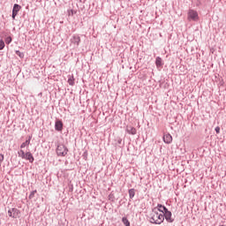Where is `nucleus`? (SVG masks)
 <instances>
[{
    "label": "nucleus",
    "instance_id": "obj_21",
    "mask_svg": "<svg viewBox=\"0 0 226 226\" xmlns=\"http://www.w3.org/2000/svg\"><path fill=\"white\" fill-rule=\"evenodd\" d=\"M68 84H69V86H73L75 84V81H73V79L70 78L68 79Z\"/></svg>",
    "mask_w": 226,
    "mask_h": 226
},
{
    "label": "nucleus",
    "instance_id": "obj_5",
    "mask_svg": "<svg viewBox=\"0 0 226 226\" xmlns=\"http://www.w3.org/2000/svg\"><path fill=\"white\" fill-rule=\"evenodd\" d=\"M188 19L189 20H193L194 22L199 20V13L197 11L190 9L188 11Z\"/></svg>",
    "mask_w": 226,
    "mask_h": 226
},
{
    "label": "nucleus",
    "instance_id": "obj_17",
    "mask_svg": "<svg viewBox=\"0 0 226 226\" xmlns=\"http://www.w3.org/2000/svg\"><path fill=\"white\" fill-rule=\"evenodd\" d=\"M129 197L130 199H133V197H135V189L129 190Z\"/></svg>",
    "mask_w": 226,
    "mask_h": 226
},
{
    "label": "nucleus",
    "instance_id": "obj_23",
    "mask_svg": "<svg viewBox=\"0 0 226 226\" xmlns=\"http://www.w3.org/2000/svg\"><path fill=\"white\" fill-rule=\"evenodd\" d=\"M4 161V155L3 154H0V167Z\"/></svg>",
    "mask_w": 226,
    "mask_h": 226
},
{
    "label": "nucleus",
    "instance_id": "obj_6",
    "mask_svg": "<svg viewBox=\"0 0 226 226\" xmlns=\"http://www.w3.org/2000/svg\"><path fill=\"white\" fill-rule=\"evenodd\" d=\"M20 215V210L18 208H11L8 210V215L11 218H19V215Z\"/></svg>",
    "mask_w": 226,
    "mask_h": 226
},
{
    "label": "nucleus",
    "instance_id": "obj_2",
    "mask_svg": "<svg viewBox=\"0 0 226 226\" xmlns=\"http://www.w3.org/2000/svg\"><path fill=\"white\" fill-rule=\"evenodd\" d=\"M70 41H71L70 47H72V49H77L79 45H80V36L74 34L71 38Z\"/></svg>",
    "mask_w": 226,
    "mask_h": 226
},
{
    "label": "nucleus",
    "instance_id": "obj_13",
    "mask_svg": "<svg viewBox=\"0 0 226 226\" xmlns=\"http://www.w3.org/2000/svg\"><path fill=\"white\" fill-rule=\"evenodd\" d=\"M157 207H158V211H160V213H162L161 215H163L165 213V209H167V207H165L162 204H158Z\"/></svg>",
    "mask_w": 226,
    "mask_h": 226
},
{
    "label": "nucleus",
    "instance_id": "obj_8",
    "mask_svg": "<svg viewBox=\"0 0 226 226\" xmlns=\"http://www.w3.org/2000/svg\"><path fill=\"white\" fill-rule=\"evenodd\" d=\"M23 160H27L30 163H33V162H34V157L31 152H26Z\"/></svg>",
    "mask_w": 226,
    "mask_h": 226
},
{
    "label": "nucleus",
    "instance_id": "obj_7",
    "mask_svg": "<svg viewBox=\"0 0 226 226\" xmlns=\"http://www.w3.org/2000/svg\"><path fill=\"white\" fill-rule=\"evenodd\" d=\"M21 9H22V6H20L19 4H15L13 5L12 20H15V17H17V15H19V11H20Z\"/></svg>",
    "mask_w": 226,
    "mask_h": 226
},
{
    "label": "nucleus",
    "instance_id": "obj_11",
    "mask_svg": "<svg viewBox=\"0 0 226 226\" xmlns=\"http://www.w3.org/2000/svg\"><path fill=\"white\" fill-rule=\"evenodd\" d=\"M126 131L130 135H137V129H135V127L127 126Z\"/></svg>",
    "mask_w": 226,
    "mask_h": 226
},
{
    "label": "nucleus",
    "instance_id": "obj_22",
    "mask_svg": "<svg viewBox=\"0 0 226 226\" xmlns=\"http://www.w3.org/2000/svg\"><path fill=\"white\" fill-rule=\"evenodd\" d=\"M36 190H34V191H33L31 193H30V195H29V199H34V195H35V193H36Z\"/></svg>",
    "mask_w": 226,
    "mask_h": 226
},
{
    "label": "nucleus",
    "instance_id": "obj_19",
    "mask_svg": "<svg viewBox=\"0 0 226 226\" xmlns=\"http://www.w3.org/2000/svg\"><path fill=\"white\" fill-rule=\"evenodd\" d=\"M12 39H11V36H8L6 39H5V43L7 45H10Z\"/></svg>",
    "mask_w": 226,
    "mask_h": 226
},
{
    "label": "nucleus",
    "instance_id": "obj_26",
    "mask_svg": "<svg viewBox=\"0 0 226 226\" xmlns=\"http://www.w3.org/2000/svg\"><path fill=\"white\" fill-rule=\"evenodd\" d=\"M118 144H121V139H120V140H118Z\"/></svg>",
    "mask_w": 226,
    "mask_h": 226
},
{
    "label": "nucleus",
    "instance_id": "obj_1",
    "mask_svg": "<svg viewBox=\"0 0 226 226\" xmlns=\"http://www.w3.org/2000/svg\"><path fill=\"white\" fill-rule=\"evenodd\" d=\"M163 222H164L163 214L158 213V210H156V207H154L151 214L150 223H154L155 225H162Z\"/></svg>",
    "mask_w": 226,
    "mask_h": 226
},
{
    "label": "nucleus",
    "instance_id": "obj_20",
    "mask_svg": "<svg viewBox=\"0 0 226 226\" xmlns=\"http://www.w3.org/2000/svg\"><path fill=\"white\" fill-rule=\"evenodd\" d=\"M4 49V41L0 40V50H3Z\"/></svg>",
    "mask_w": 226,
    "mask_h": 226
},
{
    "label": "nucleus",
    "instance_id": "obj_16",
    "mask_svg": "<svg viewBox=\"0 0 226 226\" xmlns=\"http://www.w3.org/2000/svg\"><path fill=\"white\" fill-rule=\"evenodd\" d=\"M18 155L19 156V158H22V160H24L25 156H26V153L24 152V150H20L18 152Z\"/></svg>",
    "mask_w": 226,
    "mask_h": 226
},
{
    "label": "nucleus",
    "instance_id": "obj_14",
    "mask_svg": "<svg viewBox=\"0 0 226 226\" xmlns=\"http://www.w3.org/2000/svg\"><path fill=\"white\" fill-rule=\"evenodd\" d=\"M155 64H156V66H162V57H160V56H157L156 58H155Z\"/></svg>",
    "mask_w": 226,
    "mask_h": 226
},
{
    "label": "nucleus",
    "instance_id": "obj_15",
    "mask_svg": "<svg viewBox=\"0 0 226 226\" xmlns=\"http://www.w3.org/2000/svg\"><path fill=\"white\" fill-rule=\"evenodd\" d=\"M122 223H124L125 226H130V221H128V218L126 217L122 218Z\"/></svg>",
    "mask_w": 226,
    "mask_h": 226
},
{
    "label": "nucleus",
    "instance_id": "obj_4",
    "mask_svg": "<svg viewBox=\"0 0 226 226\" xmlns=\"http://www.w3.org/2000/svg\"><path fill=\"white\" fill-rule=\"evenodd\" d=\"M162 216H164V219L169 223H172L174 222V219L172 218V212L169 211L168 208H164V214H162Z\"/></svg>",
    "mask_w": 226,
    "mask_h": 226
},
{
    "label": "nucleus",
    "instance_id": "obj_12",
    "mask_svg": "<svg viewBox=\"0 0 226 226\" xmlns=\"http://www.w3.org/2000/svg\"><path fill=\"white\" fill-rule=\"evenodd\" d=\"M31 139H33L32 136H29L28 137V139H26L25 142H23L21 145H20V149H24V147H26V146H29V144H31Z\"/></svg>",
    "mask_w": 226,
    "mask_h": 226
},
{
    "label": "nucleus",
    "instance_id": "obj_10",
    "mask_svg": "<svg viewBox=\"0 0 226 226\" xmlns=\"http://www.w3.org/2000/svg\"><path fill=\"white\" fill-rule=\"evenodd\" d=\"M163 142L165 144H170L172 142V135L170 133H167L163 136Z\"/></svg>",
    "mask_w": 226,
    "mask_h": 226
},
{
    "label": "nucleus",
    "instance_id": "obj_18",
    "mask_svg": "<svg viewBox=\"0 0 226 226\" xmlns=\"http://www.w3.org/2000/svg\"><path fill=\"white\" fill-rule=\"evenodd\" d=\"M16 56H19V57H20V59H24V53L20 52L19 50H16L15 51Z\"/></svg>",
    "mask_w": 226,
    "mask_h": 226
},
{
    "label": "nucleus",
    "instance_id": "obj_3",
    "mask_svg": "<svg viewBox=\"0 0 226 226\" xmlns=\"http://www.w3.org/2000/svg\"><path fill=\"white\" fill-rule=\"evenodd\" d=\"M57 156H66L68 154V148L64 145H58L56 147Z\"/></svg>",
    "mask_w": 226,
    "mask_h": 226
},
{
    "label": "nucleus",
    "instance_id": "obj_24",
    "mask_svg": "<svg viewBox=\"0 0 226 226\" xmlns=\"http://www.w3.org/2000/svg\"><path fill=\"white\" fill-rule=\"evenodd\" d=\"M196 6H200V4H202V3L200 2V0H196Z\"/></svg>",
    "mask_w": 226,
    "mask_h": 226
},
{
    "label": "nucleus",
    "instance_id": "obj_25",
    "mask_svg": "<svg viewBox=\"0 0 226 226\" xmlns=\"http://www.w3.org/2000/svg\"><path fill=\"white\" fill-rule=\"evenodd\" d=\"M215 131L216 133H220V126H216Z\"/></svg>",
    "mask_w": 226,
    "mask_h": 226
},
{
    "label": "nucleus",
    "instance_id": "obj_9",
    "mask_svg": "<svg viewBox=\"0 0 226 226\" xmlns=\"http://www.w3.org/2000/svg\"><path fill=\"white\" fill-rule=\"evenodd\" d=\"M55 130H56V132H63V122L61 120H57L55 123Z\"/></svg>",
    "mask_w": 226,
    "mask_h": 226
}]
</instances>
